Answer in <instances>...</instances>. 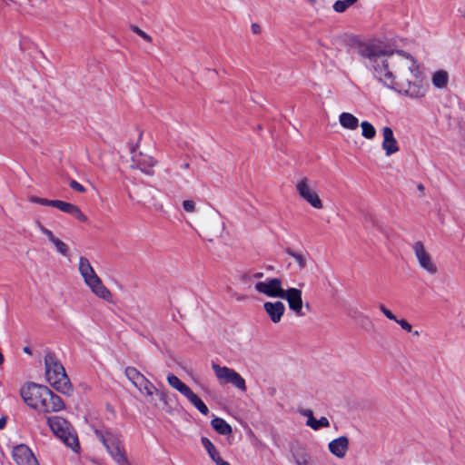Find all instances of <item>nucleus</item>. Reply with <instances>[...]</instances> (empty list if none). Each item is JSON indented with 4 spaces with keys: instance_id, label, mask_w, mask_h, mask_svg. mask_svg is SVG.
Masks as SVG:
<instances>
[{
    "instance_id": "nucleus-1",
    "label": "nucleus",
    "mask_w": 465,
    "mask_h": 465,
    "mask_svg": "<svg viewBox=\"0 0 465 465\" xmlns=\"http://www.w3.org/2000/svg\"><path fill=\"white\" fill-rule=\"evenodd\" d=\"M360 55L368 62L366 65L374 77L388 88L411 98L423 97L427 84L419 74L415 60L403 51L385 50L380 45H365L360 47Z\"/></svg>"
},
{
    "instance_id": "nucleus-2",
    "label": "nucleus",
    "mask_w": 465,
    "mask_h": 465,
    "mask_svg": "<svg viewBox=\"0 0 465 465\" xmlns=\"http://www.w3.org/2000/svg\"><path fill=\"white\" fill-rule=\"evenodd\" d=\"M45 376L49 384L57 391L70 395L73 386L65 373V370L57 357L53 352H47L45 356Z\"/></svg>"
},
{
    "instance_id": "nucleus-3",
    "label": "nucleus",
    "mask_w": 465,
    "mask_h": 465,
    "mask_svg": "<svg viewBox=\"0 0 465 465\" xmlns=\"http://www.w3.org/2000/svg\"><path fill=\"white\" fill-rule=\"evenodd\" d=\"M79 272L84 279V283L91 289L92 292L97 297L110 301L112 293L109 289L104 285L102 280L94 272L89 260L86 257L81 256L79 258Z\"/></svg>"
},
{
    "instance_id": "nucleus-4",
    "label": "nucleus",
    "mask_w": 465,
    "mask_h": 465,
    "mask_svg": "<svg viewBox=\"0 0 465 465\" xmlns=\"http://www.w3.org/2000/svg\"><path fill=\"white\" fill-rule=\"evenodd\" d=\"M47 424L54 434L74 452L80 449L77 434L69 421L60 416L47 418Z\"/></svg>"
},
{
    "instance_id": "nucleus-5",
    "label": "nucleus",
    "mask_w": 465,
    "mask_h": 465,
    "mask_svg": "<svg viewBox=\"0 0 465 465\" xmlns=\"http://www.w3.org/2000/svg\"><path fill=\"white\" fill-rule=\"evenodd\" d=\"M95 436L105 447L110 456L118 465H129L120 436L111 431L94 430Z\"/></svg>"
},
{
    "instance_id": "nucleus-6",
    "label": "nucleus",
    "mask_w": 465,
    "mask_h": 465,
    "mask_svg": "<svg viewBox=\"0 0 465 465\" xmlns=\"http://www.w3.org/2000/svg\"><path fill=\"white\" fill-rule=\"evenodd\" d=\"M47 386L29 383L21 388L20 394L25 404L38 411V406L46 396Z\"/></svg>"
},
{
    "instance_id": "nucleus-7",
    "label": "nucleus",
    "mask_w": 465,
    "mask_h": 465,
    "mask_svg": "<svg viewBox=\"0 0 465 465\" xmlns=\"http://www.w3.org/2000/svg\"><path fill=\"white\" fill-rule=\"evenodd\" d=\"M412 250L419 266L429 275H436L439 272V268L431 255L427 252L424 243L420 241L414 242Z\"/></svg>"
},
{
    "instance_id": "nucleus-8",
    "label": "nucleus",
    "mask_w": 465,
    "mask_h": 465,
    "mask_svg": "<svg viewBox=\"0 0 465 465\" xmlns=\"http://www.w3.org/2000/svg\"><path fill=\"white\" fill-rule=\"evenodd\" d=\"M299 196L315 209L323 207L317 192L312 188L308 177H302L296 184Z\"/></svg>"
},
{
    "instance_id": "nucleus-9",
    "label": "nucleus",
    "mask_w": 465,
    "mask_h": 465,
    "mask_svg": "<svg viewBox=\"0 0 465 465\" xmlns=\"http://www.w3.org/2000/svg\"><path fill=\"white\" fill-rule=\"evenodd\" d=\"M212 368L218 380L222 382L231 383L242 391L246 390L244 379L234 370L225 366L222 367L216 363H213Z\"/></svg>"
},
{
    "instance_id": "nucleus-10",
    "label": "nucleus",
    "mask_w": 465,
    "mask_h": 465,
    "mask_svg": "<svg viewBox=\"0 0 465 465\" xmlns=\"http://www.w3.org/2000/svg\"><path fill=\"white\" fill-rule=\"evenodd\" d=\"M255 291L272 298H281L283 293L282 282L279 278H268L264 282H257Z\"/></svg>"
},
{
    "instance_id": "nucleus-11",
    "label": "nucleus",
    "mask_w": 465,
    "mask_h": 465,
    "mask_svg": "<svg viewBox=\"0 0 465 465\" xmlns=\"http://www.w3.org/2000/svg\"><path fill=\"white\" fill-rule=\"evenodd\" d=\"M64 402L61 397L47 388L46 396L43 399L42 404L38 406V411L43 413L57 412L64 410Z\"/></svg>"
},
{
    "instance_id": "nucleus-12",
    "label": "nucleus",
    "mask_w": 465,
    "mask_h": 465,
    "mask_svg": "<svg viewBox=\"0 0 465 465\" xmlns=\"http://www.w3.org/2000/svg\"><path fill=\"white\" fill-rule=\"evenodd\" d=\"M12 456L17 465H39L34 453L25 444H19L13 449Z\"/></svg>"
},
{
    "instance_id": "nucleus-13",
    "label": "nucleus",
    "mask_w": 465,
    "mask_h": 465,
    "mask_svg": "<svg viewBox=\"0 0 465 465\" xmlns=\"http://www.w3.org/2000/svg\"><path fill=\"white\" fill-rule=\"evenodd\" d=\"M282 299L287 301L290 310L293 311L297 315L303 316L302 291L297 288H289L283 290Z\"/></svg>"
},
{
    "instance_id": "nucleus-14",
    "label": "nucleus",
    "mask_w": 465,
    "mask_h": 465,
    "mask_svg": "<svg viewBox=\"0 0 465 465\" xmlns=\"http://www.w3.org/2000/svg\"><path fill=\"white\" fill-rule=\"evenodd\" d=\"M133 167L138 168L147 175H153V167L156 165L157 161L151 155H146L140 153L133 156Z\"/></svg>"
},
{
    "instance_id": "nucleus-15",
    "label": "nucleus",
    "mask_w": 465,
    "mask_h": 465,
    "mask_svg": "<svg viewBox=\"0 0 465 465\" xmlns=\"http://www.w3.org/2000/svg\"><path fill=\"white\" fill-rule=\"evenodd\" d=\"M329 451L338 459H343L349 450V439L346 436H340L328 444Z\"/></svg>"
},
{
    "instance_id": "nucleus-16",
    "label": "nucleus",
    "mask_w": 465,
    "mask_h": 465,
    "mask_svg": "<svg viewBox=\"0 0 465 465\" xmlns=\"http://www.w3.org/2000/svg\"><path fill=\"white\" fill-rule=\"evenodd\" d=\"M263 309L273 323L280 322L285 312V306L280 301L266 302L263 303Z\"/></svg>"
},
{
    "instance_id": "nucleus-17",
    "label": "nucleus",
    "mask_w": 465,
    "mask_h": 465,
    "mask_svg": "<svg viewBox=\"0 0 465 465\" xmlns=\"http://www.w3.org/2000/svg\"><path fill=\"white\" fill-rule=\"evenodd\" d=\"M382 149L385 151L386 155H391L399 151L397 140L394 137L393 131L391 127H383L382 130Z\"/></svg>"
},
{
    "instance_id": "nucleus-18",
    "label": "nucleus",
    "mask_w": 465,
    "mask_h": 465,
    "mask_svg": "<svg viewBox=\"0 0 465 465\" xmlns=\"http://www.w3.org/2000/svg\"><path fill=\"white\" fill-rule=\"evenodd\" d=\"M54 207L63 213L71 214L72 216H74L75 219L82 223L87 222V217L85 216V214L79 209L78 206L73 203L60 200H55Z\"/></svg>"
},
{
    "instance_id": "nucleus-19",
    "label": "nucleus",
    "mask_w": 465,
    "mask_h": 465,
    "mask_svg": "<svg viewBox=\"0 0 465 465\" xmlns=\"http://www.w3.org/2000/svg\"><path fill=\"white\" fill-rule=\"evenodd\" d=\"M341 125L348 130H356L359 126V120L350 113H341L339 116Z\"/></svg>"
},
{
    "instance_id": "nucleus-20",
    "label": "nucleus",
    "mask_w": 465,
    "mask_h": 465,
    "mask_svg": "<svg viewBox=\"0 0 465 465\" xmlns=\"http://www.w3.org/2000/svg\"><path fill=\"white\" fill-rule=\"evenodd\" d=\"M167 381L172 388L178 391L183 396H185L191 391L189 386H187L176 375L173 373L167 375Z\"/></svg>"
},
{
    "instance_id": "nucleus-21",
    "label": "nucleus",
    "mask_w": 465,
    "mask_h": 465,
    "mask_svg": "<svg viewBox=\"0 0 465 465\" xmlns=\"http://www.w3.org/2000/svg\"><path fill=\"white\" fill-rule=\"evenodd\" d=\"M188 401L203 415L209 413V409L205 403L192 390L184 396Z\"/></svg>"
},
{
    "instance_id": "nucleus-22",
    "label": "nucleus",
    "mask_w": 465,
    "mask_h": 465,
    "mask_svg": "<svg viewBox=\"0 0 465 465\" xmlns=\"http://www.w3.org/2000/svg\"><path fill=\"white\" fill-rule=\"evenodd\" d=\"M211 424L213 428L221 435H230L232 431V427L222 418H214Z\"/></svg>"
},
{
    "instance_id": "nucleus-23",
    "label": "nucleus",
    "mask_w": 465,
    "mask_h": 465,
    "mask_svg": "<svg viewBox=\"0 0 465 465\" xmlns=\"http://www.w3.org/2000/svg\"><path fill=\"white\" fill-rule=\"evenodd\" d=\"M449 75L446 71H437L432 75V84L436 88H445L448 84Z\"/></svg>"
},
{
    "instance_id": "nucleus-24",
    "label": "nucleus",
    "mask_w": 465,
    "mask_h": 465,
    "mask_svg": "<svg viewBox=\"0 0 465 465\" xmlns=\"http://www.w3.org/2000/svg\"><path fill=\"white\" fill-rule=\"evenodd\" d=\"M201 442L206 451L208 452L210 458L216 461L217 460H220L221 456L218 450H216L215 446L213 444V442L206 437H202Z\"/></svg>"
},
{
    "instance_id": "nucleus-25",
    "label": "nucleus",
    "mask_w": 465,
    "mask_h": 465,
    "mask_svg": "<svg viewBox=\"0 0 465 465\" xmlns=\"http://www.w3.org/2000/svg\"><path fill=\"white\" fill-rule=\"evenodd\" d=\"M306 425L314 430H318L321 428H328L330 426V421L326 417H321L319 420L311 418L306 420Z\"/></svg>"
},
{
    "instance_id": "nucleus-26",
    "label": "nucleus",
    "mask_w": 465,
    "mask_h": 465,
    "mask_svg": "<svg viewBox=\"0 0 465 465\" xmlns=\"http://www.w3.org/2000/svg\"><path fill=\"white\" fill-rule=\"evenodd\" d=\"M285 252L290 257H292L295 260L300 270H302L306 267L307 261H306V257L303 255V253L294 252L291 248H287Z\"/></svg>"
},
{
    "instance_id": "nucleus-27",
    "label": "nucleus",
    "mask_w": 465,
    "mask_h": 465,
    "mask_svg": "<svg viewBox=\"0 0 465 465\" xmlns=\"http://www.w3.org/2000/svg\"><path fill=\"white\" fill-rule=\"evenodd\" d=\"M293 459L296 465H312V458L307 451L293 453Z\"/></svg>"
},
{
    "instance_id": "nucleus-28",
    "label": "nucleus",
    "mask_w": 465,
    "mask_h": 465,
    "mask_svg": "<svg viewBox=\"0 0 465 465\" xmlns=\"http://www.w3.org/2000/svg\"><path fill=\"white\" fill-rule=\"evenodd\" d=\"M361 126L362 129L361 134L363 137L366 139H373L375 137L376 130L371 123L363 121L361 122Z\"/></svg>"
},
{
    "instance_id": "nucleus-29",
    "label": "nucleus",
    "mask_w": 465,
    "mask_h": 465,
    "mask_svg": "<svg viewBox=\"0 0 465 465\" xmlns=\"http://www.w3.org/2000/svg\"><path fill=\"white\" fill-rule=\"evenodd\" d=\"M143 390H139L142 393H143L146 397H151L153 393L158 392V389L148 380L144 385L142 386Z\"/></svg>"
},
{
    "instance_id": "nucleus-30",
    "label": "nucleus",
    "mask_w": 465,
    "mask_h": 465,
    "mask_svg": "<svg viewBox=\"0 0 465 465\" xmlns=\"http://www.w3.org/2000/svg\"><path fill=\"white\" fill-rule=\"evenodd\" d=\"M52 243L54 245L56 251L62 254V255H67L68 254V246L60 239L55 238Z\"/></svg>"
},
{
    "instance_id": "nucleus-31",
    "label": "nucleus",
    "mask_w": 465,
    "mask_h": 465,
    "mask_svg": "<svg viewBox=\"0 0 465 465\" xmlns=\"http://www.w3.org/2000/svg\"><path fill=\"white\" fill-rule=\"evenodd\" d=\"M124 373L127 379L132 383L134 382L141 374V372L138 370H136L134 367L130 366L125 368Z\"/></svg>"
},
{
    "instance_id": "nucleus-32",
    "label": "nucleus",
    "mask_w": 465,
    "mask_h": 465,
    "mask_svg": "<svg viewBox=\"0 0 465 465\" xmlns=\"http://www.w3.org/2000/svg\"><path fill=\"white\" fill-rule=\"evenodd\" d=\"M30 202L35 203H38V204H41V205H45V206L54 207L55 200H48V199H45V198H40V197H37V196H32V197H30Z\"/></svg>"
},
{
    "instance_id": "nucleus-33",
    "label": "nucleus",
    "mask_w": 465,
    "mask_h": 465,
    "mask_svg": "<svg viewBox=\"0 0 465 465\" xmlns=\"http://www.w3.org/2000/svg\"><path fill=\"white\" fill-rule=\"evenodd\" d=\"M131 30L135 33L136 35H138L140 37H142L144 41L148 42V43H151L152 42V37L146 34L144 31H143L142 29H140L138 26L136 25H132L130 26Z\"/></svg>"
},
{
    "instance_id": "nucleus-34",
    "label": "nucleus",
    "mask_w": 465,
    "mask_h": 465,
    "mask_svg": "<svg viewBox=\"0 0 465 465\" xmlns=\"http://www.w3.org/2000/svg\"><path fill=\"white\" fill-rule=\"evenodd\" d=\"M350 6V5L345 0H337L333 4V10L337 13H343Z\"/></svg>"
},
{
    "instance_id": "nucleus-35",
    "label": "nucleus",
    "mask_w": 465,
    "mask_h": 465,
    "mask_svg": "<svg viewBox=\"0 0 465 465\" xmlns=\"http://www.w3.org/2000/svg\"><path fill=\"white\" fill-rule=\"evenodd\" d=\"M37 224V227L39 228V230L45 234L46 235V237L48 238V240L52 242L56 237L54 235V233L48 230L47 228L44 227L42 225V223L40 222H37L36 223Z\"/></svg>"
},
{
    "instance_id": "nucleus-36",
    "label": "nucleus",
    "mask_w": 465,
    "mask_h": 465,
    "mask_svg": "<svg viewBox=\"0 0 465 465\" xmlns=\"http://www.w3.org/2000/svg\"><path fill=\"white\" fill-rule=\"evenodd\" d=\"M379 309L389 320L394 322L397 321L396 316L389 309H387L384 304H380Z\"/></svg>"
},
{
    "instance_id": "nucleus-37",
    "label": "nucleus",
    "mask_w": 465,
    "mask_h": 465,
    "mask_svg": "<svg viewBox=\"0 0 465 465\" xmlns=\"http://www.w3.org/2000/svg\"><path fill=\"white\" fill-rule=\"evenodd\" d=\"M262 277H263V272H255V273H253L252 275H250V274H243L242 276V281L246 282L248 281H252V279H261Z\"/></svg>"
},
{
    "instance_id": "nucleus-38",
    "label": "nucleus",
    "mask_w": 465,
    "mask_h": 465,
    "mask_svg": "<svg viewBox=\"0 0 465 465\" xmlns=\"http://www.w3.org/2000/svg\"><path fill=\"white\" fill-rule=\"evenodd\" d=\"M147 381L148 379L143 374L141 373L139 378H137V380L134 382H133V385L138 390H143L142 386L144 385L145 382Z\"/></svg>"
},
{
    "instance_id": "nucleus-39",
    "label": "nucleus",
    "mask_w": 465,
    "mask_h": 465,
    "mask_svg": "<svg viewBox=\"0 0 465 465\" xmlns=\"http://www.w3.org/2000/svg\"><path fill=\"white\" fill-rule=\"evenodd\" d=\"M183 207L186 212L193 213L195 211V203L192 200H184L183 202Z\"/></svg>"
},
{
    "instance_id": "nucleus-40",
    "label": "nucleus",
    "mask_w": 465,
    "mask_h": 465,
    "mask_svg": "<svg viewBox=\"0 0 465 465\" xmlns=\"http://www.w3.org/2000/svg\"><path fill=\"white\" fill-rule=\"evenodd\" d=\"M404 331H406L407 332H411L412 331V326L411 324H410L406 320L404 319H401V320H398L395 321Z\"/></svg>"
},
{
    "instance_id": "nucleus-41",
    "label": "nucleus",
    "mask_w": 465,
    "mask_h": 465,
    "mask_svg": "<svg viewBox=\"0 0 465 465\" xmlns=\"http://www.w3.org/2000/svg\"><path fill=\"white\" fill-rule=\"evenodd\" d=\"M69 185L73 190H74L76 192H79V193L85 192V188L81 183H79L78 182H76L74 180H72L70 182Z\"/></svg>"
},
{
    "instance_id": "nucleus-42",
    "label": "nucleus",
    "mask_w": 465,
    "mask_h": 465,
    "mask_svg": "<svg viewBox=\"0 0 465 465\" xmlns=\"http://www.w3.org/2000/svg\"><path fill=\"white\" fill-rule=\"evenodd\" d=\"M251 28H252V34H254V35H259L261 33V26L256 23H253L252 25Z\"/></svg>"
},
{
    "instance_id": "nucleus-43",
    "label": "nucleus",
    "mask_w": 465,
    "mask_h": 465,
    "mask_svg": "<svg viewBox=\"0 0 465 465\" xmlns=\"http://www.w3.org/2000/svg\"><path fill=\"white\" fill-rule=\"evenodd\" d=\"M155 393L159 396L162 401L166 402V392L158 390V392Z\"/></svg>"
},
{
    "instance_id": "nucleus-44",
    "label": "nucleus",
    "mask_w": 465,
    "mask_h": 465,
    "mask_svg": "<svg viewBox=\"0 0 465 465\" xmlns=\"http://www.w3.org/2000/svg\"><path fill=\"white\" fill-rule=\"evenodd\" d=\"M302 415L307 417V420H310L311 418H314L313 413L311 410H304L302 411Z\"/></svg>"
},
{
    "instance_id": "nucleus-45",
    "label": "nucleus",
    "mask_w": 465,
    "mask_h": 465,
    "mask_svg": "<svg viewBox=\"0 0 465 465\" xmlns=\"http://www.w3.org/2000/svg\"><path fill=\"white\" fill-rule=\"evenodd\" d=\"M214 462L216 463V465H231L229 462L223 460L222 458H220V460H217Z\"/></svg>"
},
{
    "instance_id": "nucleus-46",
    "label": "nucleus",
    "mask_w": 465,
    "mask_h": 465,
    "mask_svg": "<svg viewBox=\"0 0 465 465\" xmlns=\"http://www.w3.org/2000/svg\"><path fill=\"white\" fill-rule=\"evenodd\" d=\"M6 424V419L5 418H0V430L4 429Z\"/></svg>"
},
{
    "instance_id": "nucleus-47",
    "label": "nucleus",
    "mask_w": 465,
    "mask_h": 465,
    "mask_svg": "<svg viewBox=\"0 0 465 465\" xmlns=\"http://www.w3.org/2000/svg\"><path fill=\"white\" fill-rule=\"evenodd\" d=\"M24 352H25L26 354H29L31 355L32 354V350L30 349V347L28 346H25L24 349H23Z\"/></svg>"
},
{
    "instance_id": "nucleus-48",
    "label": "nucleus",
    "mask_w": 465,
    "mask_h": 465,
    "mask_svg": "<svg viewBox=\"0 0 465 465\" xmlns=\"http://www.w3.org/2000/svg\"><path fill=\"white\" fill-rule=\"evenodd\" d=\"M349 5L350 6L352 5L353 4H355L358 0H345Z\"/></svg>"
},
{
    "instance_id": "nucleus-49",
    "label": "nucleus",
    "mask_w": 465,
    "mask_h": 465,
    "mask_svg": "<svg viewBox=\"0 0 465 465\" xmlns=\"http://www.w3.org/2000/svg\"><path fill=\"white\" fill-rule=\"evenodd\" d=\"M4 361H5V359H4V355H3V353L0 351V365H2V364L4 363Z\"/></svg>"
},
{
    "instance_id": "nucleus-50",
    "label": "nucleus",
    "mask_w": 465,
    "mask_h": 465,
    "mask_svg": "<svg viewBox=\"0 0 465 465\" xmlns=\"http://www.w3.org/2000/svg\"><path fill=\"white\" fill-rule=\"evenodd\" d=\"M189 166H190V165H189V163H184V164H183V165H182V167H183V169H188V168H189Z\"/></svg>"
},
{
    "instance_id": "nucleus-51",
    "label": "nucleus",
    "mask_w": 465,
    "mask_h": 465,
    "mask_svg": "<svg viewBox=\"0 0 465 465\" xmlns=\"http://www.w3.org/2000/svg\"><path fill=\"white\" fill-rule=\"evenodd\" d=\"M417 187H418V189H419L420 191H422V190L424 189V187H423V185H422L421 183L418 184V186H417Z\"/></svg>"
},
{
    "instance_id": "nucleus-52",
    "label": "nucleus",
    "mask_w": 465,
    "mask_h": 465,
    "mask_svg": "<svg viewBox=\"0 0 465 465\" xmlns=\"http://www.w3.org/2000/svg\"><path fill=\"white\" fill-rule=\"evenodd\" d=\"M414 336H419L420 332L418 331H411Z\"/></svg>"
}]
</instances>
